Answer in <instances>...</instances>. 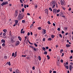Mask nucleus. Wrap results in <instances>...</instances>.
I'll use <instances>...</instances> for the list:
<instances>
[{
    "instance_id": "nucleus-27",
    "label": "nucleus",
    "mask_w": 73,
    "mask_h": 73,
    "mask_svg": "<svg viewBox=\"0 0 73 73\" xmlns=\"http://www.w3.org/2000/svg\"><path fill=\"white\" fill-rule=\"evenodd\" d=\"M23 30H24V29H21V33H22V34L23 33Z\"/></svg>"
},
{
    "instance_id": "nucleus-32",
    "label": "nucleus",
    "mask_w": 73,
    "mask_h": 73,
    "mask_svg": "<svg viewBox=\"0 0 73 73\" xmlns=\"http://www.w3.org/2000/svg\"><path fill=\"white\" fill-rule=\"evenodd\" d=\"M22 11L23 12H24V9L23 8H22Z\"/></svg>"
},
{
    "instance_id": "nucleus-46",
    "label": "nucleus",
    "mask_w": 73,
    "mask_h": 73,
    "mask_svg": "<svg viewBox=\"0 0 73 73\" xmlns=\"http://www.w3.org/2000/svg\"><path fill=\"white\" fill-rule=\"evenodd\" d=\"M48 50L49 52H51V51H52V49H51L50 48Z\"/></svg>"
},
{
    "instance_id": "nucleus-24",
    "label": "nucleus",
    "mask_w": 73,
    "mask_h": 73,
    "mask_svg": "<svg viewBox=\"0 0 73 73\" xmlns=\"http://www.w3.org/2000/svg\"><path fill=\"white\" fill-rule=\"evenodd\" d=\"M51 37L52 38H53L54 37V35H51Z\"/></svg>"
},
{
    "instance_id": "nucleus-21",
    "label": "nucleus",
    "mask_w": 73,
    "mask_h": 73,
    "mask_svg": "<svg viewBox=\"0 0 73 73\" xmlns=\"http://www.w3.org/2000/svg\"><path fill=\"white\" fill-rule=\"evenodd\" d=\"M61 1L62 3H61V5H63V3H64V1H63V0H61Z\"/></svg>"
},
{
    "instance_id": "nucleus-51",
    "label": "nucleus",
    "mask_w": 73,
    "mask_h": 73,
    "mask_svg": "<svg viewBox=\"0 0 73 73\" xmlns=\"http://www.w3.org/2000/svg\"><path fill=\"white\" fill-rule=\"evenodd\" d=\"M57 11V9H54L53 10V11Z\"/></svg>"
},
{
    "instance_id": "nucleus-44",
    "label": "nucleus",
    "mask_w": 73,
    "mask_h": 73,
    "mask_svg": "<svg viewBox=\"0 0 73 73\" xmlns=\"http://www.w3.org/2000/svg\"><path fill=\"white\" fill-rule=\"evenodd\" d=\"M59 36H60V37L61 38H62V35H61V34H59Z\"/></svg>"
},
{
    "instance_id": "nucleus-29",
    "label": "nucleus",
    "mask_w": 73,
    "mask_h": 73,
    "mask_svg": "<svg viewBox=\"0 0 73 73\" xmlns=\"http://www.w3.org/2000/svg\"><path fill=\"white\" fill-rule=\"evenodd\" d=\"M38 29L39 30H41V27H39L38 28Z\"/></svg>"
},
{
    "instance_id": "nucleus-1",
    "label": "nucleus",
    "mask_w": 73,
    "mask_h": 73,
    "mask_svg": "<svg viewBox=\"0 0 73 73\" xmlns=\"http://www.w3.org/2000/svg\"><path fill=\"white\" fill-rule=\"evenodd\" d=\"M51 3L52 4L51 5L52 8L53 9L54 8V7H55V5H56V8L58 7V6H57V4L56 3V2H52Z\"/></svg>"
},
{
    "instance_id": "nucleus-36",
    "label": "nucleus",
    "mask_w": 73,
    "mask_h": 73,
    "mask_svg": "<svg viewBox=\"0 0 73 73\" xmlns=\"http://www.w3.org/2000/svg\"><path fill=\"white\" fill-rule=\"evenodd\" d=\"M47 23H48V24H49L50 25V24H51V23H50V22L49 21H48L47 22Z\"/></svg>"
},
{
    "instance_id": "nucleus-43",
    "label": "nucleus",
    "mask_w": 73,
    "mask_h": 73,
    "mask_svg": "<svg viewBox=\"0 0 73 73\" xmlns=\"http://www.w3.org/2000/svg\"><path fill=\"white\" fill-rule=\"evenodd\" d=\"M45 41V38H44L43 39V41Z\"/></svg>"
},
{
    "instance_id": "nucleus-54",
    "label": "nucleus",
    "mask_w": 73,
    "mask_h": 73,
    "mask_svg": "<svg viewBox=\"0 0 73 73\" xmlns=\"http://www.w3.org/2000/svg\"><path fill=\"white\" fill-rule=\"evenodd\" d=\"M30 47H31V48H32V49H33V48H34V47H33V46H30Z\"/></svg>"
},
{
    "instance_id": "nucleus-14",
    "label": "nucleus",
    "mask_w": 73,
    "mask_h": 73,
    "mask_svg": "<svg viewBox=\"0 0 73 73\" xmlns=\"http://www.w3.org/2000/svg\"><path fill=\"white\" fill-rule=\"evenodd\" d=\"M66 46L68 48H69V47H70V45L68 44H66Z\"/></svg>"
},
{
    "instance_id": "nucleus-8",
    "label": "nucleus",
    "mask_w": 73,
    "mask_h": 73,
    "mask_svg": "<svg viewBox=\"0 0 73 73\" xmlns=\"http://www.w3.org/2000/svg\"><path fill=\"white\" fill-rule=\"evenodd\" d=\"M72 66L70 65L69 67V69L70 71H72Z\"/></svg>"
},
{
    "instance_id": "nucleus-5",
    "label": "nucleus",
    "mask_w": 73,
    "mask_h": 73,
    "mask_svg": "<svg viewBox=\"0 0 73 73\" xmlns=\"http://www.w3.org/2000/svg\"><path fill=\"white\" fill-rule=\"evenodd\" d=\"M15 72H16L17 73H21V72H20V71H19V70L18 69L15 70Z\"/></svg>"
},
{
    "instance_id": "nucleus-56",
    "label": "nucleus",
    "mask_w": 73,
    "mask_h": 73,
    "mask_svg": "<svg viewBox=\"0 0 73 73\" xmlns=\"http://www.w3.org/2000/svg\"><path fill=\"white\" fill-rule=\"evenodd\" d=\"M60 62L62 63V62H63V60H62V59H61L60 61Z\"/></svg>"
},
{
    "instance_id": "nucleus-30",
    "label": "nucleus",
    "mask_w": 73,
    "mask_h": 73,
    "mask_svg": "<svg viewBox=\"0 0 73 73\" xmlns=\"http://www.w3.org/2000/svg\"><path fill=\"white\" fill-rule=\"evenodd\" d=\"M2 46H5V44L3 43L2 44Z\"/></svg>"
},
{
    "instance_id": "nucleus-42",
    "label": "nucleus",
    "mask_w": 73,
    "mask_h": 73,
    "mask_svg": "<svg viewBox=\"0 0 73 73\" xmlns=\"http://www.w3.org/2000/svg\"><path fill=\"white\" fill-rule=\"evenodd\" d=\"M9 70L10 72H12V68H9Z\"/></svg>"
},
{
    "instance_id": "nucleus-47",
    "label": "nucleus",
    "mask_w": 73,
    "mask_h": 73,
    "mask_svg": "<svg viewBox=\"0 0 73 73\" xmlns=\"http://www.w3.org/2000/svg\"><path fill=\"white\" fill-rule=\"evenodd\" d=\"M5 33H4L3 34V36H5V35H6Z\"/></svg>"
},
{
    "instance_id": "nucleus-58",
    "label": "nucleus",
    "mask_w": 73,
    "mask_h": 73,
    "mask_svg": "<svg viewBox=\"0 0 73 73\" xmlns=\"http://www.w3.org/2000/svg\"><path fill=\"white\" fill-rule=\"evenodd\" d=\"M15 55H16L17 56V51H16L15 52Z\"/></svg>"
},
{
    "instance_id": "nucleus-18",
    "label": "nucleus",
    "mask_w": 73,
    "mask_h": 73,
    "mask_svg": "<svg viewBox=\"0 0 73 73\" xmlns=\"http://www.w3.org/2000/svg\"><path fill=\"white\" fill-rule=\"evenodd\" d=\"M38 58L39 59V60L40 61L41 60V57L40 56H38Z\"/></svg>"
},
{
    "instance_id": "nucleus-53",
    "label": "nucleus",
    "mask_w": 73,
    "mask_h": 73,
    "mask_svg": "<svg viewBox=\"0 0 73 73\" xmlns=\"http://www.w3.org/2000/svg\"><path fill=\"white\" fill-rule=\"evenodd\" d=\"M42 49H43V50H45V48L44 47H43L42 48Z\"/></svg>"
},
{
    "instance_id": "nucleus-22",
    "label": "nucleus",
    "mask_w": 73,
    "mask_h": 73,
    "mask_svg": "<svg viewBox=\"0 0 73 73\" xmlns=\"http://www.w3.org/2000/svg\"><path fill=\"white\" fill-rule=\"evenodd\" d=\"M11 41L12 43H13L14 42V41L13 40V39L12 38H11Z\"/></svg>"
},
{
    "instance_id": "nucleus-41",
    "label": "nucleus",
    "mask_w": 73,
    "mask_h": 73,
    "mask_svg": "<svg viewBox=\"0 0 73 73\" xmlns=\"http://www.w3.org/2000/svg\"><path fill=\"white\" fill-rule=\"evenodd\" d=\"M34 45L36 47H37V44L36 43H34Z\"/></svg>"
},
{
    "instance_id": "nucleus-33",
    "label": "nucleus",
    "mask_w": 73,
    "mask_h": 73,
    "mask_svg": "<svg viewBox=\"0 0 73 73\" xmlns=\"http://www.w3.org/2000/svg\"><path fill=\"white\" fill-rule=\"evenodd\" d=\"M27 36H26L25 37V41H26L27 40Z\"/></svg>"
},
{
    "instance_id": "nucleus-45",
    "label": "nucleus",
    "mask_w": 73,
    "mask_h": 73,
    "mask_svg": "<svg viewBox=\"0 0 73 73\" xmlns=\"http://www.w3.org/2000/svg\"><path fill=\"white\" fill-rule=\"evenodd\" d=\"M15 56V53H13L12 54V57H13Z\"/></svg>"
},
{
    "instance_id": "nucleus-4",
    "label": "nucleus",
    "mask_w": 73,
    "mask_h": 73,
    "mask_svg": "<svg viewBox=\"0 0 73 73\" xmlns=\"http://www.w3.org/2000/svg\"><path fill=\"white\" fill-rule=\"evenodd\" d=\"M44 11H45V13H46V14H47L48 15V10L46 9L44 10Z\"/></svg>"
},
{
    "instance_id": "nucleus-26",
    "label": "nucleus",
    "mask_w": 73,
    "mask_h": 73,
    "mask_svg": "<svg viewBox=\"0 0 73 73\" xmlns=\"http://www.w3.org/2000/svg\"><path fill=\"white\" fill-rule=\"evenodd\" d=\"M47 53H48V52H47V51H45L44 53V54H47Z\"/></svg>"
},
{
    "instance_id": "nucleus-12",
    "label": "nucleus",
    "mask_w": 73,
    "mask_h": 73,
    "mask_svg": "<svg viewBox=\"0 0 73 73\" xmlns=\"http://www.w3.org/2000/svg\"><path fill=\"white\" fill-rule=\"evenodd\" d=\"M18 38L19 39V40H20V41H21L22 38H21L20 36H19L18 37Z\"/></svg>"
},
{
    "instance_id": "nucleus-25",
    "label": "nucleus",
    "mask_w": 73,
    "mask_h": 73,
    "mask_svg": "<svg viewBox=\"0 0 73 73\" xmlns=\"http://www.w3.org/2000/svg\"><path fill=\"white\" fill-rule=\"evenodd\" d=\"M67 27H65L64 28V30H65V31H67Z\"/></svg>"
},
{
    "instance_id": "nucleus-15",
    "label": "nucleus",
    "mask_w": 73,
    "mask_h": 73,
    "mask_svg": "<svg viewBox=\"0 0 73 73\" xmlns=\"http://www.w3.org/2000/svg\"><path fill=\"white\" fill-rule=\"evenodd\" d=\"M6 64H7L9 65V66H10L11 65V63L10 62H7Z\"/></svg>"
},
{
    "instance_id": "nucleus-34",
    "label": "nucleus",
    "mask_w": 73,
    "mask_h": 73,
    "mask_svg": "<svg viewBox=\"0 0 73 73\" xmlns=\"http://www.w3.org/2000/svg\"><path fill=\"white\" fill-rule=\"evenodd\" d=\"M49 10H50V11H52V9L50 7H49Z\"/></svg>"
},
{
    "instance_id": "nucleus-7",
    "label": "nucleus",
    "mask_w": 73,
    "mask_h": 73,
    "mask_svg": "<svg viewBox=\"0 0 73 73\" xmlns=\"http://www.w3.org/2000/svg\"><path fill=\"white\" fill-rule=\"evenodd\" d=\"M33 50L34 51H38V48L35 47H34Z\"/></svg>"
},
{
    "instance_id": "nucleus-48",
    "label": "nucleus",
    "mask_w": 73,
    "mask_h": 73,
    "mask_svg": "<svg viewBox=\"0 0 73 73\" xmlns=\"http://www.w3.org/2000/svg\"><path fill=\"white\" fill-rule=\"evenodd\" d=\"M73 58V56H71L70 57V59H72Z\"/></svg>"
},
{
    "instance_id": "nucleus-17",
    "label": "nucleus",
    "mask_w": 73,
    "mask_h": 73,
    "mask_svg": "<svg viewBox=\"0 0 73 73\" xmlns=\"http://www.w3.org/2000/svg\"><path fill=\"white\" fill-rule=\"evenodd\" d=\"M52 39L51 38H49L48 39V41H52Z\"/></svg>"
},
{
    "instance_id": "nucleus-55",
    "label": "nucleus",
    "mask_w": 73,
    "mask_h": 73,
    "mask_svg": "<svg viewBox=\"0 0 73 73\" xmlns=\"http://www.w3.org/2000/svg\"><path fill=\"white\" fill-rule=\"evenodd\" d=\"M35 68L33 66L32 67V69H33V70H35Z\"/></svg>"
},
{
    "instance_id": "nucleus-57",
    "label": "nucleus",
    "mask_w": 73,
    "mask_h": 73,
    "mask_svg": "<svg viewBox=\"0 0 73 73\" xmlns=\"http://www.w3.org/2000/svg\"><path fill=\"white\" fill-rule=\"evenodd\" d=\"M24 8H27V6L26 5H25L24 6Z\"/></svg>"
},
{
    "instance_id": "nucleus-52",
    "label": "nucleus",
    "mask_w": 73,
    "mask_h": 73,
    "mask_svg": "<svg viewBox=\"0 0 73 73\" xmlns=\"http://www.w3.org/2000/svg\"><path fill=\"white\" fill-rule=\"evenodd\" d=\"M57 30H58V31H60V28H58Z\"/></svg>"
},
{
    "instance_id": "nucleus-61",
    "label": "nucleus",
    "mask_w": 73,
    "mask_h": 73,
    "mask_svg": "<svg viewBox=\"0 0 73 73\" xmlns=\"http://www.w3.org/2000/svg\"><path fill=\"white\" fill-rule=\"evenodd\" d=\"M46 49H49V47L48 46H47L46 47Z\"/></svg>"
},
{
    "instance_id": "nucleus-60",
    "label": "nucleus",
    "mask_w": 73,
    "mask_h": 73,
    "mask_svg": "<svg viewBox=\"0 0 73 73\" xmlns=\"http://www.w3.org/2000/svg\"><path fill=\"white\" fill-rule=\"evenodd\" d=\"M20 1L21 3H23V1H22L21 0H20Z\"/></svg>"
},
{
    "instance_id": "nucleus-49",
    "label": "nucleus",
    "mask_w": 73,
    "mask_h": 73,
    "mask_svg": "<svg viewBox=\"0 0 73 73\" xmlns=\"http://www.w3.org/2000/svg\"><path fill=\"white\" fill-rule=\"evenodd\" d=\"M66 68L67 69H68V68H69V67H68V65L66 66Z\"/></svg>"
},
{
    "instance_id": "nucleus-11",
    "label": "nucleus",
    "mask_w": 73,
    "mask_h": 73,
    "mask_svg": "<svg viewBox=\"0 0 73 73\" xmlns=\"http://www.w3.org/2000/svg\"><path fill=\"white\" fill-rule=\"evenodd\" d=\"M1 42L3 43L5 42V40H4V39H2L1 40Z\"/></svg>"
},
{
    "instance_id": "nucleus-64",
    "label": "nucleus",
    "mask_w": 73,
    "mask_h": 73,
    "mask_svg": "<svg viewBox=\"0 0 73 73\" xmlns=\"http://www.w3.org/2000/svg\"><path fill=\"white\" fill-rule=\"evenodd\" d=\"M71 53H73V50H71Z\"/></svg>"
},
{
    "instance_id": "nucleus-13",
    "label": "nucleus",
    "mask_w": 73,
    "mask_h": 73,
    "mask_svg": "<svg viewBox=\"0 0 73 73\" xmlns=\"http://www.w3.org/2000/svg\"><path fill=\"white\" fill-rule=\"evenodd\" d=\"M3 31L4 33H6V32H7V30L6 29H4L3 30Z\"/></svg>"
},
{
    "instance_id": "nucleus-2",
    "label": "nucleus",
    "mask_w": 73,
    "mask_h": 73,
    "mask_svg": "<svg viewBox=\"0 0 73 73\" xmlns=\"http://www.w3.org/2000/svg\"><path fill=\"white\" fill-rule=\"evenodd\" d=\"M18 17H20L21 19H22L24 17V14H23V13H21V14L20 13L19 14Z\"/></svg>"
},
{
    "instance_id": "nucleus-28",
    "label": "nucleus",
    "mask_w": 73,
    "mask_h": 73,
    "mask_svg": "<svg viewBox=\"0 0 73 73\" xmlns=\"http://www.w3.org/2000/svg\"><path fill=\"white\" fill-rule=\"evenodd\" d=\"M53 13L54 14H56V13H56V11H53Z\"/></svg>"
},
{
    "instance_id": "nucleus-16",
    "label": "nucleus",
    "mask_w": 73,
    "mask_h": 73,
    "mask_svg": "<svg viewBox=\"0 0 73 73\" xmlns=\"http://www.w3.org/2000/svg\"><path fill=\"white\" fill-rule=\"evenodd\" d=\"M17 14H18V12H17V11H15V15L16 16H17Z\"/></svg>"
},
{
    "instance_id": "nucleus-20",
    "label": "nucleus",
    "mask_w": 73,
    "mask_h": 73,
    "mask_svg": "<svg viewBox=\"0 0 73 73\" xmlns=\"http://www.w3.org/2000/svg\"><path fill=\"white\" fill-rule=\"evenodd\" d=\"M47 58L48 60H49L50 59V57H49L48 55L47 56Z\"/></svg>"
},
{
    "instance_id": "nucleus-39",
    "label": "nucleus",
    "mask_w": 73,
    "mask_h": 73,
    "mask_svg": "<svg viewBox=\"0 0 73 73\" xmlns=\"http://www.w3.org/2000/svg\"><path fill=\"white\" fill-rule=\"evenodd\" d=\"M7 56H5L4 57V58L5 59H7Z\"/></svg>"
},
{
    "instance_id": "nucleus-19",
    "label": "nucleus",
    "mask_w": 73,
    "mask_h": 73,
    "mask_svg": "<svg viewBox=\"0 0 73 73\" xmlns=\"http://www.w3.org/2000/svg\"><path fill=\"white\" fill-rule=\"evenodd\" d=\"M19 23V21L18 20H16V21L15 22V24H17V23Z\"/></svg>"
},
{
    "instance_id": "nucleus-37",
    "label": "nucleus",
    "mask_w": 73,
    "mask_h": 73,
    "mask_svg": "<svg viewBox=\"0 0 73 73\" xmlns=\"http://www.w3.org/2000/svg\"><path fill=\"white\" fill-rule=\"evenodd\" d=\"M60 62L59 61L58 62H57V65H60Z\"/></svg>"
},
{
    "instance_id": "nucleus-62",
    "label": "nucleus",
    "mask_w": 73,
    "mask_h": 73,
    "mask_svg": "<svg viewBox=\"0 0 73 73\" xmlns=\"http://www.w3.org/2000/svg\"><path fill=\"white\" fill-rule=\"evenodd\" d=\"M63 51V49H61V50H60V52L61 53H62V52Z\"/></svg>"
},
{
    "instance_id": "nucleus-63",
    "label": "nucleus",
    "mask_w": 73,
    "mask_h": 73,
    "mask_svg": "<svg viewBox=\"0 0 73 73\" xmlns=\"http://www.w3.org/2000/svg\"><path fill=\"white\" fill-rule=\"evenodd\" d=\"M56 72H57L56 71H53V73H56Z\"/></svg>"
},
{
    "instance_id": "nucleus-31",
    "label": "nucleus",
    "mask_w": 73,
    "mask_h": 73,
    "mask_svg": "<svg viewBox=\"0 0 73 73\" xmlns=\"http://www.w3.org/2000/svg\"><path fill=\"white\" fill-rule=\"evenodd\" d=\"M21 18H20L19 17H18V20H21Z\"/></svg>"
},
{
    "instance_id": "nucleus-50",
    "label": "nucleus",
    "mask_w": 73,
    "mask_h": 73,
    "mask_svg": "<svg viewBox=\"0 0 73 73\" xmlns=\"http://www.w3.org/2000/svg\"><path fill=\"white\" fill-rule=\"evenodd\" d=\"M27 35L28 36H29L30 35V33L28 32L27 33Z\"/></svg>"
},
{
    "instance_id": "nucleus-38",
    "label": "nucleus",
    "mask_w": 73,
    "mask_h": 73,
    "mask_svg": "<svg viewBox=\"0 0 73 73\" xmlns=\"http://www.w3.org/2000/svg\"><path fill=\"white\" fill-rule=\"evenodd\" d=\"M35 8H37V5H35Z\"/></svg>"
},
{
    "instance_id": "nucleus-23",
    "label": "nucleus",
    "mask_w": 73,
    "mask_h": 73,
    "mask_svg": "<svg viewBox=\"0 0 73 73\" xmlns=\"http://www.w3.org/2000/svg\"><path fill=\"white\" fill-rule=\"evenodd\" d=\"M22 23H25V21L24 20H23L22 21Z\"/></svg>"
},
{
    "instance_id": "nucleus-6",
    "label": "nucleus",
    "mask_w": 73,
    "mask_h": 73,
    "mask_svg": "<svg viewBox=\"0 0 73 73\" xmlns=\"http://www.w3.org/2000/svg\"><path fill=\"white\" fill-rule=\"evenodd\" d=\"M20 44V42L19 41H17L16 43V46H18V45Z\"/></svg>"
},
{
    "instance_id": "nucleus-10",
    "label": "nucleus",
    "mask_w": 73,
    "mask_h": 73,
    "mask_svg": "<svg viewBox=\"0 0 73 73\" xmlns=\"http://www.w3.org/2000/svg\"><path fill=\"white\" fill-rule=\"evenodd\" d=\"M57 60H58V62L60 60V56H58L57 57Z\"/></svg>"
},
{
    "instance_id": "nucleus-9",
    "label": "nucleus",
    "mask_w": 73,
    "mask_h": 73,
    "mask_svg": "<svg viewBox=\"0 0 73 73\" xmlns=\"http://www.w3.org/2000/svg\"><path fill=\"white\" fill-rule=\"evenodd\" d=\"M42 31L43 32L44 34H45L46 33V30H45V29H42Z\"/></svg>"
},
{
    "instance_id": "nucleus-35",
    "label": "nucleus",
    "mask_w": 73,
    "mask_h": 73,
    "mask_svg": "<svg viewBox=\"0 0 73 73\" xmlns=\"http://www.w3.org/2000/svg\"><path fill=\"white\" fill-rule=\"evenodd\" d=\"M60 11V9H58V10H57L56 11V12L57 13H58V12H59Z\"/></svg>"
},
{
    "instance_id": "nucleus-59",
    "label": "nucleus",
    "mask_w": 73,
    "mask_h": 73,
    "mask_svg": "<svg viewBox=\"0 0 73 73\" xmlns=\"http://www.w3.org/2000/svg\"><path fill=\"white\" fill-rule=\"evenodd\" d=\"M33 25V24H32L30 26V27H32V26Z\"/></svg>"
},
{
    "instance_id": "nucleus-40",
    "label": "nucleus",
    "mask_w": 73,
    "mask_h": 73,
    "mask_svg": "<svg viewBox=\"0 0 73 73\" xmlns=\"http://www.w3.org/2000/svg\"><path fill=\"white\" fill-rule=\"evenodd\" d=\"M22 56L23 57H26V55H22Z\"/></svg>"
},
{
    "instance_id": "nucleus-3",
    "label": "nucleus",
    "mask_w": 73,
    "mask_h": 73,
    "mask_svg": "<svg viewBox=\"0 0 73 73\" xmlns=\"http://www.w3.org/2000/svg\"><path fill=\"white\" fill-rule=\"evenodd\" d=\"M8 4V2H3L1 4V5L2 6H3L4 5H6V4Z\"/></svg>"
}]
</instances>
